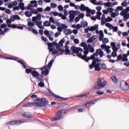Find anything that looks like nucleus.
Here are the masks:
<instances>
[{"mask_svg":"<svg viewBox=\"0 0 129 129\" xmlns=\"http://www.w3.org/2000/svg\"><path fill=\"white\" fill-rule=\"evenodd\" d=\"M81 47H84V50L80 47H76L74 46H72L70 48L71 52H74L77 54V56L84 60L86 62H88L90 60V57H87V54L89 53L88 51V48H87V44L84 42H82L81 43Z\"/></svg>","mask_w":129,"mask_h":129,"instance_id":"1","label":"nucleus"},{"mask_svg":"<svg viewBox=\"0 0 129 129\" xmlns=\"http://www.w3.org/2000/svg\"><path fill=\"white\" fill-rule=\"evenodd\" d=\"M99 55L100 57H103L104 56V53L101 49L99 48L96 50V52H94L90 57L91 59H93L91 64L89 65L90 69H93V67L95 68V71H100V65L101 63L100 62L101 60L98 59V58H95V56H98Z\"/></svg>","mask_w":129,"mask_h":129,"instance_id":"2","label":"nucleus"},{"mask_svg":"<svg viewBox=\"0 0 129 129\" xmlns=\"http://www.w3.org/2000/svg\"><path fill=\"white\" fill-rule=\"evenodd\" d=\"M37 102H33V103H28L24 104L23 105V107H31V106H34L35 105V107H38L39 109H46V105L49 103V101L46 99L45 98H42L41 99H36Z\"/></svg>","mask_w":129,"mask_h":129,"instance_id":"3","label":"nucleus"},{"mask_svg":"<svg viewBox=\"0 0 129 129\" xmlns=\"http://www.w3.org/2000/svg\"><path fill=\"white\" fill-rule=\"evenodd\" d=\"M107 82L106 81H104L103 78H99L97 79V84L98 87L96 85H94V86L91 87V90L95 91L97 89H101V88H103V87L106 86V84Z\"/></svg>","mask_w":129,"mask_h":129,"instance_id":"4","label":"nucleus"},{"mask_svg":"<svg viewBox=\"0 0 129 129\" xmlns=\"http://www.w3.org/2000/svg\"><path fill=\"white\" fill-rule=\"evenodd\" d=\"M55 59H52L50 60L47 65L44 66L43 68H39V70H41L42 75L44 76H47L48 74H49V72L50 69H51V67H52V65H53V63Z\"/></svg>","mask_w":129,"mask_h":129,"instance_id":"5","label":"nucleus"},{"mask_svg":"<svg viewBox=\"0 0 129 129\" xmlns=\"http://www.w3.org/2000/svg\"><path fill=\"white\" fill-rule=\"evenodd\" d=\"M69 110H65L62 109L60 111H57L56 113V116L54 117V120H59V119H61V118H63V115L62 114H65L66 113H67V112H69Z\"/></svg>","mask_w":129,"mask_h":129,"instance_id":"6","label":"nucleus"},{"mask_svg":"<svg viewBox=\"0 0 129 129\" xmlns=\"http://www.w3.org/2000/svg\"><path fill=\"white\" fill-rule=\"evenodd\" d=\"M47 46L49 52H52L55 50V47L56 49L59 47V44L56 41H53L52 43L48 42Z\"/></svg>","mask_w":129,"mask_h":129,"instance_id":"7","label":"nucleus"},{"mask_svg":"<svg viewBox=\"0 0 129 129\" xmlns=\"http://www.w3.org/2000/svg\"><path fill=\"white\" fill-rule=\"evenodd\" d=\"M64 53V49H61V48L58 47L56 48L54 51L52 52V55H56V54H58V55H63Z\"/></svg>","mask_w":129,"mask_h":129,"instance_id":"8","label":"nucleus"},{"mask_svg":"<svg viewBox=\"0 0 129 129\" xmlns=\"http://www.w3.org/2000/svg\"><path fill=\"white\" fill-rule=\"evenodd\" d=\"M48 91H49V92H50V93H51V94H52V96H53L54 97V98H57V99H59V100H62V101H66V100H67V99H68V98L61 97L54 94V93L52 92V91L51 90H50V89H48Z\"/></svg>","mask_w":129,"mask_h":129,"instance_id":"9","label":"nucleus"},{"mask_svg":"<svg viewBox=\"0 0 129 129\" xmlns=\"http://www.w3.org/2000/svg\"><path fill=\"white\" fill-rule=\"evenodd\" d=\"M80 11L81 12H86V13H91V9H89V7H86L85 5H81Z\"/></svg>","mask_w":129,"mask_h":129,"instance_id":"10","label":"nucleus"},{"mask_svg":"<svg viewBox=\"0 0 129 129\" xmlns=\"http://www.w3.org/2000/svg\"><path fill=\"white\" fill-rule=\"evenodd\" d=\"M34 22L35 23V25H36V26H37L38 28H39V29H44V26L42 25V21H34Z\"/></svg>","mask_w":129,"mask_h":129,"instance_id":"11","label":"nucleus"},{"mask_svg":"<svg viewBox=\"0 0 129 129\" xmlns=\"http://www.w3.org/2000/svg\"><path fill=\"white\" fill-rule=\"evenodd\" d=\"M22 116L24 117H27L28 118H33V115H30V113L28 112H25L22 114Z\"/></svg>","mask_w":129,"mask_h":129,"instance_id":"12","label":"nucleus"},{"mask_svg":"<svg viewBox=\"0 0 129 129\" xmlns=\"http://www.w3.org/2000/svg\"><path fill=\"white\" fill-rule=\"evenodd\" d=\"M10 19L12 22H15L16 20H21V18L18 15L12 16Z\"/></svg>","mask_w":129,"mask_h":129,"instance_id":"13","label":"nucleus"},{"mask_svg":"<svg viewBox=\"0 0 129 129\" xmlns=\"http://www.w3.org/2000/svg\"><path fill=\"white\" fill-rule=\"evenodd\" d=\"M40 20H41V14H37V15L36 17H32V22L40 21Z\"/></svg>","mask_w":129,"mask_h":129,"instance_id":"14","label":"nucleus"},{"mask_svg":"<svg viewBox=\"0 0 129 129\" xmlns=\"http://www.w3.org/2000/svg\"><path fill=\"white\" fill-rule=\"evenodd\" d=\"M103 38H104V34H103V31L102 30H100L99 35V41H102V40H103Z\"/></svg>","mask_w":129,"mask_h":129,"instance_id":"15","label":"nucleus"},{"mask_svg":"<svg viewBox=\"0 0 129 129\" xmlns=\"http://www.w3.org/2000/svg\"><path fill=\"white\" fill-rule=\"evenodd\" d=\"M65 50H64V52H65V55H70L71 52H70V50H69V46L68 45L64 46Z\"/></svg>","mask_w":129,"mask_h":129,"instance_id":"16","label":"nucleus"},{"mask_svg":"<svg viewBox=\"0 0 129 129\" xmlns=\"http://www.w3.org/2000/svg\"><path fill=\"white\" fill-rule=\"evenodd\" d=\"M87 48L89 52H90V53H94V47H92V45L88 44Z\"/></svg>","mask_w":129,"mask_h":129,"instance_id":"17","label":"nucleus"},{"mask_svg":"<svg viewBox=\"0 0 129 129\" xmlns=\"http://www.w3.org/2000/svg\"><path fill=\"white\" fill-rule=\"evenodd\" d=\"M31 75H32V76H33V77L35 78H36V77H39L40 74H39V72H37L36 71L33 70L31 73Z\"/></svg>","mask_w":129,"mask_h":129,"instance_id":"18","label":"nucleus"},{"mask_svg":"<svg viewBox=\"0 0 129 129\" xmlns=\"http://www.w3.org/2000/svg\"><path fill=\"white\" fill-rule=\"evenodd\" d=\"M97 29H98V25H95L93 26H91L90 29H89V30L90 32H94V31H95Z\"/></svg>","mask_w":129,"mask_h":129,"instance_id":"19","label":"nucleus"},{"mask_svg":"<svg viewBox=\"0 0 129 129\" xmlns=\"http://www.w3.org/2000/svg\"><path fill=\"white\" fill-rule=\"evenodd\" d=\"M65 38H63L61 39L58 42V48H60V47H63V43H65Z\"/></svg>","mask_w":129,"mask_h":129,"instance_id":"20","label":"nucleus"},{"mask_svg":"<svg viewBox=\"0 0 129 129\" xmlns=\"http://www.w3.org/2000/svg\"><path fill=\"white\" fill-rule=\"evenodd\" d=\"M122 61L123 62H127L128 58H127V55L126 54H123Z\"/></svg>","mask_w":129,"mask_h":129,"instance_id":"21","label":"nucleus"},{"mask_svg":"<svg viewBox=\"0 0 129 129\" xmlns=\"http://www.w3.org/2000/svg\"><path fill=\"white\" fill-rule=\"evenodd\" d=\"M25 4L24 3H20L18 4V7L20 10L24 11L25 10Z\"/></svg>","mask_w":129,"mask_h":129,"instance_id":"22","label":"nucleus"},{"mask_svg":"<svg viewBox=\"0 0 129 129\" xmlns=\"http://www.w3.org/2000/svg\"><path fill=\"white\" fill-rule=\"evenodd\" d=\"M63 32L64 34L68 36H69V35H71V34H72V31H71L70 29H66Z\"/></svg>","mask_w":129,"mask_h":129,"instance_id":"23","label":"nucleus"},{"mask_svg":"<svg viewBox=\"0 0 129 129\" xmlns=\"http://www.w3.org/2000/svg\"><path fill=\"white\" fill-rule=\"evenodd\" d=\"M24 14L27 18H30V17H32V15H33L32 12L30 11H26Z\"/></svg>","mask_w":129,"mask_h":129,"instance_id":"24","label":"nucleus"},{"mask_svg":"<svg viewBox=\"0 0 129 129\" xmlns=\"http://www.w3.org/2000/svg\"><path fill=\"white\" fill-rule=\"evenodd\" d=\"M8 30H9V29L8 28V27H6L4 29V31H3V29H1L0 28V35H5V33L8 32Z\"/></svg>","mask_w":129,"mask_h":129,"instance_id":"25","label":"nucleus"},{"mask_svg":"<svg viewBox=\"0 0 129 129\" xmlns=\"http://www.w3.org/2000/svg\"><path fill=\"white\" fill-rule=\"evenodd\" d=\"M15 125H20L21 123H24V121H22L21 120H14Z\"/></svg>","mask_w":129,"mask_h":129,"instance_id":"26","label":"nucleus"},{"mask_svg":"<svg viewBox=\"0 0 129 129\" xmlns=\"http://www.w3.org/2000/svg\"><path fill=\"white\" fill-rule=\"evenodd\" d=\"M105 19H106V18H105V15L104 14H103L102 15V18L101 19V21L102 23H101V25H104L105 24Z\"/></svg>","mask_w":129,"mask_h":129,"instance_id":"27","label":"nucleus"},{"mask_svg":"<svg viewBox=\"0 0 129 129\" xmlns=\"http://www.w3.org/2000/svg\"><path fill=\"white\" fill-rule=\"evenodd\" d=\"M121 89L123 90H129V86L127 83L125 84L124 86L122 87Z\"/></svg>","mask_w":129,"mask_h":129,"instance_id":"28","label":"nucleus"},{"mask_svg":"<svg viewBox=\"0 0 129 129\" xmlns=\"http://www.w3.org/2000/svg\"><path fill=\"white\" fill-rule=\"evenodd\" d=\"M30 4H34V5H32L33 7H34V8H37V7H38V4H37V1L36 0L30 1Z\"/></svg>","mask_w":129,"mask_h":129,"instance_id":"29","label":"nucleus"},{"mask_svg":"<svg viewBox=\"0 0 129 129\" xmlns=\"http://www.w3.org/2000/svg\"><path fill=\"white\" fill-rule=\"evenodd\" d=\"M97 15L96 16V18L98 20H101V18L100 17V16H101L102 13L101 12H96Z\"/></svg>","mask_w":129,"mask_h":129,"instance_id":"30","label":"nucleus"},{"mask_svg":"<svg viewBox=\"0 0 129 129\" xmlns=\"http://www.w3.org/2000/svg\"><path fill=\"white\" fill-rule=\"evenodd\" d=\"M38 81L40 82H44V80L43 79V76L39 75V76L36 78Z\"/></svg>","mask_w":129,"mask_h":129,"instance_id":"31","label":"nucleus"},{"mask_svg":"<svg viewBox=\"0 0 129 129\" xmlns=\"http://www.w3.org/2000/svg\"><path fill=\"white\" fill-rule=\"evenodd\" d=\"M43 26L44 27H50L51 26V23L49 21H45L43 23Z\"/></svg>","mask_w":129,"mask_h":129,"instance_id":"32","label":"nucleus"},{"mask_svg":"<svg viewBox=\"0 0 129 129\" xmlns=\"http://www.w3.org/2000/svg\"><path fill=\"white\" fill-rule=\"evenodd\" d=\"M104 6L109 8L111 7V2H107L103 3Z\"/></svg>","mask_w":129,"mask_h":129,"instance_id":"33","label":"nucleus"},{"mask_svg":"<svg viewBox=\"0 0 129 129\" xmlns=\"http://www.w3.org/2000/svg\"><path fill=\"white\" fill-rule=\"evenodd\" d=\"M120 60H122V55L121 54H119L117 56V59L116 60V61H118Z\"/></svg>","mask_w":129,"mask_h":129,"instance_id":"34","label":"nucleus"},{"mask_svg":"<svg viewBox=\"0 0 129 129\" xmlns=\"http://www.w3.org/2000/svg\"><path fill=\"white\" fill-rule=\"evenodd\" d=\"M32 8H33V5H32V4H28V6L26 7V10H27V11H29V10L31 11Z\"/></svg>","mask_w":129,"mask_h":129,"instance_id":"35","label":"nucleus"},{"mask_svg":"<svg viewBox=\"0 0 129 129\" xmlns=\"http://www.w3.org/2000/svg\"><path fill=\"white\" fill-rule=\"evenodd\" d=\"M70 20L69 22H73L74 19L75 18V15H70L69 16Z\"/></svg>","mask_w":129,"mask_h":129,"instance_id":"36","label":"nucleus"},{"mask_svg":"<svg viewBox=\"0 0 129 129\" xmlns=\"http://www.w3.org/2000/svg\"><path fill=\"white\" fill-rule=\"evenodd\" d=\"M126 82L124 81H121L120 83V86L121 87V88L122 87H123L125 84H126Z\"/></svg>","mask_w":129,"mask_h":129,"instance_id":"37","label":"nucleus"},{"mask_svg":"<svg viewBox=\"0 0 129 129\" xmlns=\"http://www.w3.org/2000/svg\"><path fill=\"white\" fill-rule=\"evenodd\" d=\"M102 41L104 44H106V43H108V42H109L108 38L105 37L104 38Z\"/></svg>","mask_w":129,"mask_h":129,"instance_id":"38","label":"nucleus"},{"mask_svg":"<svg viewBox=\"0 0 129 129\" xmlns=\"http://www.w3.org/2000/svg\"><path fill=\"white\" fill-rule=\"evenodd\" d=\"M38 86H39V87H45V84L43 82H40L38 84Z\"/></svg>","mask_w":129,"mask_h":129,"instance_id":"39","label":"nucleus"},{"mask_svg":"<svg viewBox=\"0 0 129 129\" xmlns=\"http://www.w3.org/2000/svg\"><path fill=\"white\" fill-rule=\"evenodd\" d=\"M6 123L7 124H9V125H15V120L10 121Z\"/></svg>","mask_w":129,"mask_h":129,"instance_id":"40","label":"nucleus"},{"mask_svg":"<svg viewBox=\"0 0 129 129\" xmlns=\"http://www.w3.org/2000/svg\"><path fill=\"white\" fill-rule=\"evenodd\" d=\"M25 72L27 73L28 74L31 73L32 74V73L33 72V71L31 69H26Z\"/></svg>","mask_w":129,"mask_h":129,"instance_id":"41","label":"nucleus"},{"mask_svg":"<svg viewBox=\"0 0 129 129\" xmlns=\"http://www.w3.org/2000/svg\"><path fill=\"white\" fill-rule=\"evenodd\" d=\"M44 34L45 36H47V37L51 36V34H50V31L46 30H44Z\"/></svg>","mask_w":129,"mask_h":129,"instance_id":"42","label":"nucleus"},{"mask_svg":"<svg viewBox=\"0 0 129 129\" xmlns=\"http://www.w3.org/2000/svg\"><path fill=\"white\" fill-rule=\"evenodd\" d=\"M96 6H103V3L102 1H100L99 2H97L95 3Z\"/></svg>","mask_w":129,"mask_h":129,"instance_id":"43","label":"nucleus"},{"mask_svg":"<svg viewBox=\"0 0 129 129\" xmlns=\"http://www.w3.org/2000/svg\"><path fill=\"white\" fill-rule=\"evenodd\" d=\"M61 28L62 29V30H66V29L68 28V26L64 24H62L61 25Z\"/></svg>","mask_w":129,"mask_h":129,"instance_id":"44","label":"nucleus"},{"mask_svg":"<svg viewBox=\"0 0 129 129\" xmlns=\"http://www.w3.org/2000/svg\"><path fill=\"white\" fill-rule=\"evenodd\" d=\"M111 79L113 82H114V83H117V79H116L115 76L112 77Z\"/></svg>","mask_w":129,"mask_h":129,"instance_id":"45","label":"nucleus"},{"mask_svg":"<svg viewBox=\"0 0 129 129\" xmlns=\"http://www.w3.org/2000/svg\"><path fill=\"white\" fill-rule=\"evenodd\" d=\"M31 12H32V14H34V15H37L38 14V10L34 9H31Z\"/></svg>","mask_w":129,"mask_h":129,"instance_id":"46","label":"nucleus"},{"mask_svg":"<svg viewBox=\"0 0 129 129\" xmlns=\"http://www.w3.org/2000/svg\"><path fill=\"white\" fill-rule=\"evenodd\" d=\"M127 5H128V3H127L126 2H123L121 3V6L125 8L127 7Z\"/></svg>","mask_w":129,"mask_h":129,"instance_id":"47","label":"nucleus"},{"mask_svg":"<svg viewBox=\"0 0 129 129\" xmlns=\"http://www.w3.org/2000/svg\"><path fill=\"white\" fill-rule=\"evenodd\" d=\"M112 21V18H111L110 17H108L106 19L105 22L106 23H107L108 22H111Z\"/></svg>","mask_w":129,"mask_h":129,"instance_id":"48","label":"nucleus"},{"mask_svg":"<svg viewBox=\"0 0 129 129\" xmlns=\"http://www.w3.org/2000/svg\"><path fill=\"white\" fill-rule=\"evenodd\" d=\"M87 97L88 96H87V94H86L78 96V97H82L83 98H87Z\"/></svg>","mask_w":129,"mask_h":129,"instance_id":"49","label":"nucleus"},{"mask_svg":"<svg viewBox=\"0 0 129 129\" xmlns=\"http://www.w3.org/2000/svg\"><path fill=\"white\" fill-rule=\"evenodd\" d=\"M27 25L29 27H34L35 23H33V22H29L27 23Z\"/></svg>","mask_w":129,"mask_h":129,"instance_id":"50","label":"nucleus"},{"mask_svg":"<svg viewBox=\"0 0 129 129\" xmlns=\"http://www.w3.org/2000/svg\"><path fill=\"white\" fill-rule=\"evenodd\" d=\"M69 14L70 16H75V11L73 10L70 11Z\"/></svg>","mask_w":129,"mask_h":129,"instance_id":"51","label":"nucleus"},{"mask_svg":"<svg viewBox=\"0 0 129 129\" xmlns=\"http://www.w3.org/2000/svg\"><path fill=\"white\" fill-rule=\"evenodd\" d=\"M90 105H91V104H90V102L89 101H87L85 104V106H86V107H90Z\"/></svg>","mask_w":129,"mask_h":129,"instance_id":"52","label":"nucleus"},{"mask_svg":"<svg viewBox=\"0 0 129 129\" xmlns=\"http://www.w3.org/2000/svg\"><path fill=\"white\" fill-rule=\"evenodd\" d=\"M108 10V13H109L110 14H112V13H113V9L111 8H108L107 9Z\"/></svg>","mask_w":129,"mask_h":129,"instance_id":"53","label":"nucleus"},{"mask_svg":"<svg viewBox=\"0 0 129 129\" xmlns=\"http://www.w3.org/2000/svg\"><path fill=\"white\" fill-rule=\"evenodd\" d=\"M50 7L51 8H52V9H55V8H57V4L51 3L50 5Z\"/></svg>","mask_w":129,"mask_h":129,"instance_id":"54","label":"nucleus"},{"mask_svg":"<svg viewBox=\"0 0 129 129\" xmlns=\"http://www.w3.org/2000/svg\"><path fill=\"white\" fill-rule=\"evenodd\" d=\"M60 35H61V32H57L55 33L54 37L55 38H58Z\"/></svg>","mask_w":129,"mask_h":129,"instance_id":"55","label":"nucleus"},{"mask_svg":"<svg viewBox=\"0 0 129 129\" xmlns=\"http://www.w3.org/2000/svg\"><path fill=\"white\" fill-rule=\"evenodd\" d=\"M112 30H113V32H117V30H118V28H117V26H116L114 27V26H112Z\"/></svg>","mask_w":129,"mask_h":129,"instance_id":"56","label":"nucleus"},{"mask_svg":"<svg viewBox=\"0 0 129 129\" xmlns=\"http://www.w3.org/2000/svg\"><path fill=\"white\" fill-rule=\"evenodd\" d=\"M87 26H88V23H87V22H83V27H84V28H86Z\"/></svg>","mask_w":129,"mask_h":129,"instance_id":"57","label":"nucleus"},{"mask_svg":"<svg viewBox=\"0 0 129 129\" xmlns=\"http://www.w3.org/2000/svg\"><path fill=\"white\" fill-rule=\"evenodd\" d=\"M101 65V68H102V69H105V68H106V64H105V63H102Z\"/></svg>","mask_w":129,"mask_h":129,"instance_id":"58","label":"nucleus"},{"mask_svg":"<svg viewBox=\"0 0 129 129\" xmlns=\"http://www.w3.org/2000/svg\"><path fill=\"white\" fill-rule=\"evenodd\" d=\"M111 55L112 56V57H116V56H117V53H116V51H113L111 53Z\"/></svg>","mask_w":129,"mask_h":129,"instance_id":"59","label":"nucleus"},{"mask_svg":"<svg viewBox=\"0 0 129 129\" xmlns=\"http://www.w3.org/2000/svg\"><path fill=\"white\" fill-rule=\"evenodd\" d=\"M123 18H124V21H127V19H129L128 15L125 14Z\"/></svg>","mask_w":129,"mask_h":129,"instance_id":"60","label":"nucleus"},{"mask_svg":"<svg viewBox=\"0 0 129 129\" xmlns=\"http://www.w3.org/2000/svg\"><path fill=\"white\" fill-rule=\"evenodd\" d=\"M13 11H20V7L19 6H14L13 7Z\"/></svg>","mask_w":129,"mask_h":129,"instance_id":"61","label":"nucleus"},{"mask_svg":"<svg viewBox=\"0 0 129 129\" xmlns=\"http://www.w3.org/2000/svg\"><path fill=\"white\" fill-rule=\"evenodd\" d=\"M93 41V39L92 38V37H90L87 40V43H92Z\"/></svg>","mask_w":129,"mask_h":129,"instance_id":"62","label":"nucleus"},{"mask_svg":"<svg viewBox=\"0 0 129 129\" xmlns=\"http://www.w3.org/2000/svg\"><path fill=\"white\" fill-rule=\"evenodd\" d=\"M111 18H115L116 17V13L113 12L111 14Z\"/></svg>","mask_w":129,"mask_h":129,"instance_id":"63","label":"nucleus"},{"mask_svg":"<svg viewBox=\"0 0 129 129\" xmlns=\"http://www.w3.org/2000/svg\"><path fill=\"white\" fill-rule=\"evenodd\" d=\"M58 10H59L60 11H63V6L61 5H59L58 6Z\"/></svg>","mask_w":129,"mask_h":129,"instance_id":"64","label":"nucleus"}]
</instances>
